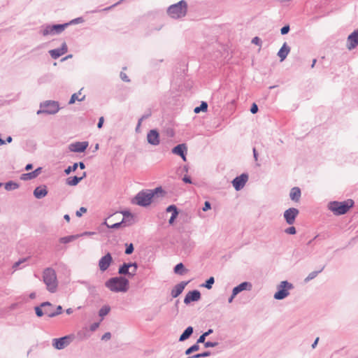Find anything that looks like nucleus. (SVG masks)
<instances>
[{
	"instance_id": "34",
	"label": "nucleus",
	"mask_w": 358,
	"mask_h": 358,
	"mask_svg": "<svg viewBox=\"0 0 358 358\" xmlns=\"http://www.w3.org/2000/svg\"><path fill=\"white\" fill-rule=\"evenodd\" d=\"M199 350V344H197L196 343L194 345H192V346H190L189 348H187L185 352V354L186 355H191L192 353H193L194 352H196V351H198Z\"/></svg>"
},
{
	"instance_id": "59",
	"label": "nucleus",
	"mask_w": 358,
	"mask_h": 358,
	"mask_svg": "<svg viewBox=\"0 0 358 358\" xmlns=\"http://www.w3.org/2000/svg\"><path fill=\"white\" fill-rule=\"evenodd\" d=\"M99 326V322H94L91 324L90 326V330L92 331H94Z\"/></svg>"
},
{
	"instance_id": "23",
	"label": "nucleus",
	"mask_w": 358,
	"mask_h": 358,
	"mask_svg": "<svg viewBox=\"0 0 358 358\" xmlns=\"http://www.w3.org/2000/svg\"><path fill=\"white\" fill-rule=\"evenodd\" d=\"M33 194L36 199H43L48 194L46 186L43 185L36 187L35 189L34 190Z\"/></svg>"
},
{
	"instance_id": "36",
	"label": "nucleus",
	"mask_w": 358,
	"mask_h": 358,
	"mask_svg": "<svg viewBox=\"0 0 358 358\" xmlns=\"http://www.w3.org/2000/svg\"><path fill=\"white\" fill-rule=\"evenodd\" d=\"M110 310V308L108 306H103L101 308V309L99 311V315L101 317H103L106 315L108 314V313Z\"/></svg>"
},
{
	"instance_id": "38",
	"label": "nucleus",
	"mask_w": 358,
	"mask_h": 358,
	"mask_svg": "<svg viewBox=\"0 0 358 358\" xmlns=\"http://www.w3.org/2000/svg\"><path fill=\"white\" fill-rule=\"evenodd\" d=\"M75 238H76L75 236H64V237H62L59 239V242L62 243L66 244V243H69L73 241V240H75Z\"/></svg>"
},
{
	"instance_id": "16",
	"label": "nucleus",
	"mask_w": 358,
	"mask_h": 358,
	"mask_svg": "<svg viewBox=\"0 0 358 358\" xmlns=\"http://www.w3.org/2000/svg\"><path fill=\"white\" fill-rule=\"evenodd\" d=\"M148 142L152 145H158L160 143L159 134L156 129L150 130L147 134Z\"/></svg>"
},
{
	"instance_id": "25",
	"label": "nucleus",
	"mask_w": 358,
	"mask_h": 358,
	"mask_svg": "<svg viewBox=\"0 0 358 358\" xmlns=\"http://www.w3.org/2000/svg\"><path fill=\"white\" fill-rule=\"evenodd\" d=\"M130 268H134L137 270L138 264L136 262H130V263H123L118 268V273H128V269Z\"/></svg>"
},
{
	"instance_id": "18",
	"label": "nucleus",
	"mask_w": 358,
	"mask_h": 358,
	"mask_svg": "<svg viewBox=\"0 0 358 358\" xmlns=\"http://www.w3.org/2000/svg\"><path fill=\"white\" fill-rule=\"evenodd\" d=\"M187 146L185 144H178L176 146H175L172 149V152L175 155H179L181 157L182 160L185 162L187 160L186 159V152H187Z\"/></svg>"
},
{
	"instance_id": "1",
	"label": "nucleus",
	"mask_w": 358,
	"mask_h": 358,
	"mask_svg": "<svg viewBox=\"0 0 358 358\" xmlns=\"http://www.w3.org/2000/svg\"><path fill=\"white\" fill-rule=\"evenodd\" d=\"M129 280L124 277H113L105 282V286L113 292H126L129 289Z\"/></svg>"
},
{
	"instance_id": "15",
	"label": "nucleus",
	"mask_w": 358,
	"mask_h": 358,
	"mask_svg": "<svg viewBox=\"0 0 358 358\" xmlns=\"http://www.w3.org/2000/svg\"><path fill=\"white\" fill-rule=\"evenodd\" d=\"M88 147V142H76L69 145V150L74 152H83Z\"/></svg>"
},
{
	"instance_id": "32",
	"label": "nucleus",
	"mask_w": 358,
	"mask_h": 358,
	"mask_svg": "<svg viewBox=\"0 0 358 358\" xmlns=\"http://www.w3.org/2000/svg\"><path fill=\"white\" fill-rule=\"evenodd\" d=\"M80 94H81L80 92H79L78 93H74L73 94H72V96L69 101V103L73 104L76 102V101H83L85 99V96L80 98L79 95H80Z\"/></svg>"
},
{
	"instance_id": "24",
	"label": "nucleus",
	"mask_w": 358,
	"mask_h": 358,
	"mask_svg": "<svg viewBox=\"0 0 358 358\" xmlns=\"http://www.w3.org/2000/svg\"><path fill=\"white\" fill-rule=\"evenodd\" d=\"M290 52V48L287 45V43H284L281 48L278 52V56L280 59V62L284 61L287 57L288 54Z\"/></svg>"
},
{
	"instance_id": "11",
	"label": "nucleus",
	"mask_w": 358,
	"mask_h": 358,
	"mask_svg": "<svg viewBox=\"0 0 358 358\" xmlns=\"http://www.w3.org/2000/svg\"><path fill=\"white\" fill-rule=\"evenodd\" d=\"M299 213V210L295 208H290L286 210L284 212V217L285 220H286V222L289 225L293 224Z\"/></svg>"
},
{
	"instance_id": "10",
	"label": "nucleus",
	"mask_w": 358,
	"mask_h": 358,
	"mask_svg": "<svg viewBox=\"0 0 358 358\" xmlns=\"http://www.w3.org/2000/svg\"><path fill=\"white\" fill-rule=\"evenodd\" d=\"M248 180L247 173H242L241 176L236 177L232 180V185L236 191L242 189Z\"/></svg>"
},
{
	"instance_id": "61",
	"label": "nucleus",
	"mask_w": 358,
	"mask_h": 358,
	"mask_svg": "<svg viewBox=\"0 0 358 358\" xmlns=\"http://www.w3.org/2000/svg\"><path fill=\"white\" fill-rule=\"evenodd\" d=\"M182 181L185 183H189V184H191L192 183V180H191V178L188 176H185L183 178H182Z\"/></svg>"
},
{
	"instance_id": "57",
	"label": "nucleus",
	"mask_w": 358,
	"mask_h": 358,
	"mask_svg": "<svg viewBox=\"0 0 358 358\" xmlns=\"http://www.w3.org/2000/svg\"><path fill=\"white\" fill-rule=\"evenodd\" d=\"M258 111V106L256 103H253L250 108V112L252 113V114H255L257 113Z\"/></svg>"
},
{
	"instance_id": "46",
	"label": "nucleus",
	"mask_w": 358,
	"mask_h": 358,
	"mask_svg": "<svg viewBox=\"0 0 358 358\" xmlns=\"http://www.w3.org/2000/svg\"><path fill=\"white\" fill-rule=\"evenodd\" d=\"M285 232L287 234L294 235L296 233V230L294 227H289L285 230Z\"/></svg>"
},
{
	"instance_id": "62",
	"label": "nucleus",
	"mask_w": 358,
	"mask_h": 358,
	"mask_svg": "<svg viewBox=\"0 0 358 358\" xmlns=\"http://www.w3.org/2000/svg\"><path fill=\"white\" fill-rule=\"evenodd\" d=\"M62 307L61 306H58L56 308V310L54 311V313L55 314V316L59 315L62 313Z\"/></svg>"
},
{
	"instance_id": "17",
	"label": "nucleus",
	"mask_w": 358,
	"mask_h": 358,
	"mask_svg": "<svg viewBox=\"0 0 358 358\" xmlns=\"http://www.w3.org/2000/svg\"><path fill=\"white\" fill-rule=\"evenodd\" d=\"M201 299V293L199 291L195 289L189 292L185 299H184V303L185 304H189L192 301H197Z\"/></svg>"
},
{
	"instance_id": "33",
	"label": "nucleus",
	"mask_w": 358,
	"mask_h": 358,
	"mask_svg": "<svg viewBox=\"0 0 358 358\" xmlns=\"http://www.w3.org/2000/svg\"><path fill=\"white\" fill-rule=\"evenodd\" d=\"M185 271L182 263H179L174 267V272L179 275H182Z\"/></svg>"
},
{
	"instance_id": "52",
	"label": "nucleus",
	"mask_w": 358,
	"mask_h": 358,
	"mask_svg": "<svg viewBox=\"0 0 358 358\" xmlns=\"http://www.w3.org/2000/svg\"><path fill=\"white\" fill-rule=\"evenodd\" d=\"M26 261V259H22L18 260L17 262H15L13 265V268L14 269H17L22 263H24Z\"/></svg>"
},
{
	"instance_id": "29",
	"label": "nucleus",
	"mask_w": 358,
	"mask_h": 358,
	"mask_svg": "<svg viewBox=\"0 0 358 358\" xmlns=\"http://www.w3.org/2000/svg\"><path fill=\"white\" fill-rule=\"evenodd\" d=\"M324 266H322V267L321 268V269H320V270H319V271H312V272H310V273L308 275V276L305 278L304 281H305L306 282H309L310 280H311L314 279L315 278H316V276H317L320 273H321V272L323 271V269H324Z\"/></svg>"
},
{
	"instance_id": "50",
	"label": "nucleus",
	"mask_w": 358,
	"mask_h": 358,
	"mask_svg": "<svg viewBox=\"0 0 358 358\" xmlns=\"http://www.w3.org/2000/svg\"><path fill=\"white\" fill-rule=\"evenodd\" d=\"M290 30V27L289 25H285L284 27H282L280 29V33L282 35H285L287 34H288V32Z\"/></svg>"
},
{
	"instance_id": "2",
	"label": "nucleus",
	"mask_w": 358,
	"mask_h": 358,
	"mask_svg": "<svg viewBox=\"0 0 358 358\" xmlns=\"http://www.w3.org/2000/svg\"><path fill=\"white\" fill-rule=\"evenodd\" d=\"M187 3L185 0L172 4L166 10L167 15L173 19L184 17L187 13Z\"/></svg>"
},
{
	"instance_id": "63",
	"label": "nucleus",
	"mask_w": 358,
	"mask_h": 358,
	"mask_svg": "<svg viewBox=\"0 0 358 358\" xmlns=\"http://www.w3.org/2000/svg\"><path fill=\"white\" fill-rule=\"evenodd\" d=\"M103 121H104V119L103 117H101L99 120V122H98V124H97V127L99 129H101L102 127H103Z\"/></svg>"
},
{
	"instance_id": "56",
	"label": "nucleus",
	"mask_w": 358,
	"mask_h": 358,
	"mask_svg": "<svg viewBox=\"0 0 358 358\" xmlns=\"http://www.w3.org/2000/svg\"><path fill=\"white\" fill-rule=\"evenodd\" d=\"M120 78L121 79L124 81V82H127V83H129L130 82V80L129 78H128V76H127V74L124 72H121L120 73Z\"/></svg>"
},
{
	"instance_id": "5",
	"label": "nucleus",
	"mask_w": 358,
	"mask_h": 358,
	"mask_svg": "<svg viewBox=\"0 0 358 358\" xmlns=\"http://www.w3.org/2000/svg\"><path fill=\"white\" fill-rule=\"evenodd\" d=\"M59 110V103L56 101L48 100L40 103V109L37 111V115L41 113L54 115Z\"/></svg>"
},
{
	"instance_id": "49",
	"label": "nucleus",
	"mask_w": 358,
	"mask_h": 358,
	"mask_svg": "<svg viewBox=\"0 0 358 358\" xmlns=\"http://www.w3.org/2000/svg\"><path fill=\"white\" fill-rule=\"evenodd\" d=\"M83 285H85V287L88 289V290L90 292H93L95 291L96 289V287L94 286V285H90L86 281H84L82 282Z\"/></svg>"
},
{
	"instance_id": "21",
	"label": "nucleus",
	"mask_w": 358,
	"mask_h": 358,
	"mask_svg": "<svg viewBox=\"0 0 358 358\" xmlns=\"http://www.w3.org/2000/svg\"><path fill=\"white\" fill-rule=\"evenodd\" d=\"M252 284L248 282H243L239 284L238 286L235 287L232 292H234V295H237L240 292L244 291V290H250L252 289Z\"/></svg>"
},
{
	"instance_id": "4",
	"label": "nucleus",
	"mask_w": 358,
	"mask_h": 358,
	"mask_svg": "<svg viewBox=\"0 0 358 358\" xmlns=\"http://www.w3.org/2000/svg\"><path fill=\"white\" fill-rule=\"evenodd\" d=\"M43 278L47 289L51 293L55 292L58 286L55 271L50 267L46 268L43 272Z\"/></svg>"
},
{
	"instance_id": "42",
	"label": "nucleus",
	"mask_w": 358,
	"mask_h": 358,
	"mask_svg": "<svg viewBox=\"0 0 358 358\" xmlns=\"http://www.w3.org/2000/svg\"><path fill=\"white\" fill-rule=\"evenodd\" d=\"M43 307H41V305L39 306H36L34 308L35 309V312H36V315L38 316V317H42L43 315H45L44 313V309L43 310L42 309Z\"/></svg>"
},
{
	"instance_id": "43",
	"label": "nucleus",
	"mask_w": 358,
	"mask_h": 358,
	"mask_svg": "<svg viewBox=\"0 0 358 358\" xmlns=\"http://www.w3.org/2000/svg\"><path fill=\"white\" fill-rule=\"evenodd\" d=\"M166 212H171L172 214H178V208L175 205H171L167 207Z\"/></svg>"
},
{
	"instance_id": "22",
	"label": "nucleus",
	"mask_w": 358,
	"mask_h": 358,
	"mask_svg": "<svg viewBox=\"0 0 358 358\" xmlns=\"http://www.w3.org/2000/svg\"><path fill=\"white\" fill-rule=\"evenodd\" d=\"M41 307H43L44 309L45 315H48L49 317H55V314L54 313L53 306L52 303L48 301L43 302L41 303Z\"/></svg>"
},
{
	"instance_id": "45",
	"label": "nucleus",
	"mask_w": 358,
	"mask_h": 358,
	"mask_svg": "<svg viewBox=\"0 0 358 358\" xmlns=\"http://www.w3.org/2000/svg\"><path fill=\"white\" fill-rule=\"evenodd\" d=\"M150 115H151V113L150 112H148V113L144 114L143 115H142V117L138 120L137 128H138L141 126V122H142L143 120L148 118Z\"/></svg>"
},
{
	"instance_id": "55",
	"label": "nucleus",
	"mask_w": 358,
	"mask_h": 358,
	"mask_svg": "<svg viewBox=\"0 0 358 358\" xmlns=\"http://www.w3.org/2000/svg\"><path fill=\"white\" fill-rule=\"evenodd\" d=\"M211 208V204L209 201H206L204 203V206L202 208L203 211H207Z\"/></svg>"
},
{
	"instance_id": "44",
	"label": "nucleus",
	"mask_w": 358,
	"mask_h": 358,
	"mask_svg": "<svg viewBox=\"0 0 358 358\" xmlns=\"http://www.w3.org/2000/svg\"><path fill=\"white\" fill-rule=\"evenodd\" d=\"M84 21L83 18L82 17L75 18L72 20H71L69 22H67L66 24H69V26L71 24H76L78 23H82Z\"/></svg>"
},
{
	"instance_id": "9",
	"label": "nucleus",
	"mask_w": 358,
	"mask_h": 358,
	"mask_svg": "<svg viewBox=\"0 0 358 358\" xmlns=\"http://www.w3.org/2000/svg\"><path fill=\"white\" fill-rule=\"evenodd\" d=\"M71 341V337L70 336L54 338L52 340V345L57 350H62L70 344Z\"/></svg>"
},
{
	"instance_id": "7",
	"label": "nucleus",
	"mask_w": 358,
	"mask_h": 358,
	"mask_svg": "<svg viewBox=\"0 0 358 358\" xmlns=\"http://www.w3.org/2000/svg\"><path fill=\"white\" fill-rule=\"evenodd\" d=\"M294 288V285L287 281H281L277 286V292L273 298L276 300H282L289 295V291Z\"/></svg>"
},
{
	"instance_id": "31",
	"label": "nucleus",
	"mask_w": 358,
	"mask_h": 358,
	"mask_svg": "<svg viewBox=\"0 0 358 358\" xmlns=\"http://www.w3.org/2000/svg\"><path fill=\"white\" fill-rule=\"evenodd\" d=\"M208 109V103L206 101H202L199 106L196 107L194 109L195 113H199L200 112H205Z\"/></svg>"
},
{
	"instance_id": "3",
	"label": "nucleus",
	"mask_w": 358,
	"mask_h": 358,
	"mask_svg": "<svg viewBox=\"0 0 358 358\" xmlns=\"http://www.w3.org/2000/svg\"><path fill=\"white\" fill-rule=\"evenodd\" d=\"M354 201L348 199L344 201H331L328 204V208L335 215H341L345 214L354 205Z\"/></svg>"
},
{
	"instance_id": "64",
	"label": "nucleus",
	"mask_w": 358,
	"mask_h": 358,
	"mask_svg": "<svg viewBox=\"0 0 358 358\" xmlns=\"http://www.w3.org/2000/svg\"><path fill=\"white\" fill-rule=\"evenodd\" d=\"M212 355L210 351H205L203 352H201L202 358L209 357Z\"/></svg>"
},
{
	"instance_id": "60",
	"label": "nucleus",
	"mask_w": 358,
	"mask_h": 358,
	"mask_svg": "<svg viewBox=\"0 0 358 358\" xmlns=\"http://www.w3.org/2000/svg\"><path fill=\"white\" fill-rule=\"evenodd\" d=\"M178 215V214H171V217H170V219L169 220V223L170 224H173V222H174V221H175V220H176V218L177 217Z\"/></svg>"
},
{
	"instance_id": "6",
	"label": "nucleus",
	"mask_w": 358,
	"mask_h": 358,
	"mask_svg": "<svg viewBox=\"0 0 358 358\" xmlns=\"http://www.w3.org/2000/svg\"><path fill=\"white\" fill-rule=\"evenodd\" d=\"M69 27V24H45L41 27L40 33L44 36L59 34Z\"/></svg>"
},
{
	"instance_id": "41",
	"label": "nucleus",
	"mask_w": 358,
	"mask_h": 358,
	"mask_svg": "<svg viewBox=\"0 0 358 358\" xmlns=\"http://www.w3.org/2000/svg\"><path fill=\"white\" fill-rule=\"evenodd\" d=\"M137 270L134 268H130L128 269V273H120V275H127L129 278H133L136 274Z\"/></svg>"
},
{
	"instance_id": "30",
	"label": "nucleus",
	"mask_w": 358,
	"mask_h": 358,
	"mask_svg": "<svg viewBox=\"0 0 358 358\" xmlns=\"http://www.w3.org/2000/svg\"><path fill=\"white\" fill-rule=\"evenodd\" d=\"M19 187V184L13 182V181H9L5 184V189L7 191H11L16 189Z\"/></svg>"
},
{
	"instance_id": "37",
	"label": "nucleus",
	"mask_w": 358,
	"mask_h": 358,
	"mask_svg": "<svg viewBox=\"0 0 358 358\" xmlns=\"http://www.w3.org/2000/svg\"><path fill=\"white\" fill-rule=\"evenodd\" d=\"M214 282L215 278L213 277H210L201 286L207 288L208 289H210Z\"/></svg>"
},
{
	"instance_id": "8",
	"label": "nucleus",
	"mask_w": 358,
	"mask_h": 358,
	"mask_svg": "<svg viewBox=\"0 0 358 358\" xmlns=\"http://www.w3.org/2000/svg\"><path fill=\"white\" fill-rule=\"evenodd\" d=\"M153 198V193H150L148 189L139 192L133 200V203L140 206H148L150 204Z\"/></svg>"
},
{
	"instance_id": "26",
	"label": "nucleus",
	"mask_w": 358,
	"mask_h": 358,
	"mask_svg": "<svg viewBox=\"0 0 358 358\" xmlns=\"http://www.w3.org/2000/svg\"><path fill=\"white\" fill-rule=\"evenodd\" d=\"M301 194V192L300 188L297 187H294L292 188L290 193H289V196L292 201L297 202L300 199Z\"/></svg>"
},
{
	"instance_id": "40",
	"label": "nucleus",
	"mask_w": 358,
	"mask_h": 358,
	"mask_svg": "<svg viewBox=\"0 0 358 358\" xmlns=\"http://www.w3.org/2000/svg\"><path fill=\"white\" fill-rule=\"evenodd\" d=\"M78 166V163H74L73 166H69L67 169H65L64 172L66 174L69 175L71 171H75Z\"/></svg>"
},
{
	"instance_id": "14",
	"label": "nucleus",
	"mask_w": 358,
	"mask_h": 358,
	"mask_svg": "<svg viewBox=\"0 0 358 358\" xmlns=\"http://www.w3.org/2000/svg\"><path fill=\"white\" fill-rule=\"evenodd\" d=\"M67 51H68L67 45L65 42H64L62 44L61 48L50 50L49 51V54L50 55L52 58L56 59L59 58L60 56L64 55L66 52H67Z\"/></svg>"
},
{
	"instance_id": "47",
	"label": "nucleus",
	"mask_w": 358,
	"mask_h": 358,
	"mask_svg": "<svg viewBox=\"0 0 358 358\" xmlns=\"http://www.w3.org/2000/svg\"><path fill=\"white\" fill-rule=\"evenodd\" d=\"M134 245L132 243H130L129 245H127V248L125 250V254L126 255H131L134 252Z\"/></svg>"
},
{
	"instance_id": "19",
	"label": "nucleus",
	"mask_w": 358,
	"mask_h": 358,
	"mask_svg": "<svg viewBox=\"0 0 358 358\" xmlns=\"http://www.w3.org/2000/svg\"><path fill=\"white\" fill-rule=\"evenodd\" d=\"M188 282L182 281L180 283L177 284L171 290V296L173 298H176L184 290L185 286L188 284Z\"/></svg>"
},
{
	"instance_id": "20",
	"label": "nucleus",
	"mask_w": 358,
	"mask_h": 358,
	"mask_svg": "<svg viewBox=\"0 0 358 358\" xmlns=\"http://www.w3.org/2000/svg\"><path fill=\"white\" fill-rule=\"evenodd\" d=\"M41 170L42 168L38 167L31 172L22 173L20 176V179L22 180H29L36 178L41 173Z\"/></svg>"
},
{
	"instance_id": "12",
	"label": "nucleus",
	"mask_w": 358,
	"mask_h": 358,
	"mask_svg": "<svg viewBox=\"0 0 358 358\" xmlns=\"http://www.w3.org/2000/svg\"><path fill=\"white\" fill-rule=\"evenodd\" d=\"M113 262V258L110 253L108 252L103 256L99 261V267L101 271H106Z\"/></svg>"
},
{
	"instance_id": "39",
	"label": "nucleus",
	"mask_w": 358,
	"mask_h": 358,
	"mask_svg": "<svg viewBox=\"0 0 358 358\" xmlns=\"http://www.w3.org/2000/svg\"><path fill=\"white\" fill-rule=\"evenodd\" d=\"M124 222V219L120 222H117V223H115L113 224H111V225H109L106 221H105L103 222V224H105L108 228H110V229H118L121 227L122 224Z\"/></svg>"
},
{
	"instance_id": "35",
	"label": "nucleus",
	"mask_w": 358,
	"mask_h": 358,
	"mask_svg": "<svg viewBox=\"0 0 358 358\" xmlns=\"http://www.w3.org/2000/svg\"><path fill=\"white\" fill-rule=\"evenodd\" d=\"M150 193H153V197L155 195L160 194L161 196H163L165 194L164 190L162 189V187H158L154 189H148Z\"/></svg>"
},
{
	"instance_id": "27",
	"label": "nucleus",
	"mask_w": 358,
	"mask_h": 358,
	"mask_svg": "<svg viewBox=\"0 0 358 358\" xmlns=\"http://www.w3.org/2000/svg\"><path fill=\"white\" fill-rule=\"evenodd\" d=\"M193 332H194L193 327H190V326L188 327L187 328H186V329L182 332V334L179 337V341L182 342V341H185V340L188 339L192 336Z\"/></svg>"
},
{
	"instance_id": "28",
	"label": "nucleus",
	"mask_w": 358,
	"mask_h": 358,
	"mask_svg": "<svg viewBox=\"0 0 358 358\" xmlns=\"http://www.w3.org/2000/svg\"><path fill=\"white\" fill-rule=\"evenodd\" d=\"M83 180V177L73 176L69 177L66 179V183L70 186H76L77 185L81 180Z\"/></svg>"
},
{
	"instance_id": "58",
	"label": "nucleus",
	"mask_w": 358,
	"mask_h": 358,
	"mask_svg": "<svg viewBox=\"0 0 358 358\" xmlns=\"http://www.w3.org/2000/svg\"><path fill=\"white\" fill-rule=\"evenodd\" d=\"M110 338H111V334L110 332H106L102 336L101 340L108 341V340L110 339Z\"/></svg>"
},
{
	"instance_id": "48",
	"label": "nucleus",
	"mask_w": 358,
	"mask_h": 358,
	"mask_svg": "<svg viewBox=\"0 0 358 358\" xmlns=\"http://www.w3.org/2000/svg\"><path fill=\"white\" fill-rule=\"evenodd\" d=\"M217 345H218L217 342L206 341V343H204V347L206 348H213V347L217 346Z\"/></svg>"
},
{
	"instance_id": "13",
	"label": "nucleus",
	"mask_w": 358,
	"mask_h": 358,
	"mask_svg": "<svg viewBox=\"0 0 358 358\" xmlns=\"http://www.w3.org/2000/svg\"><path fill=\"white\" fill-rule=\"evenodd\" d=\"M358 45V29L350 34L347 39V48L351 50Z\"/></svg>"
},
{
	"instance_id": "53",
	"label": "nucleus",
	"mask_w": 358,
	"mask_h": 358,
	"mask_svg": "<svg viewBox=\"0 0 358 358\" xmlns=\"http://www.w3.org/2000/svg\"><path fill=\"white\" fill-rule=\"evenodd\" d=\"M86 212H87V208L85 207H81V208H80V209L76 211V215L78 217H81L83 213H86Z\"/></svg>"
},
{
	"instance_id": "51",
	"label": "nucleus",
	"mask_w": 358,
	"mask_h": 358,
	"mask_svg": "<svg viewBox=\"0 0 358 358\" xmlns=\"http://www.w3.org/2000/svg\"><path fill=\"white\" fill-rule=\"evenodd\" d=\"M206 337H207V336H206V334H204V333H203V334H202L199 336V338L197 339V341H196V343H197V344H199V343H206L205 340H206Z\"/></svg>"
},
{
	"instance_id": "54",
	"label": "nucleus",
	"mask_w": 358,
	"mask_h": 358,
	"mask_svg": "<svg viewBox=\"0 0 358 358\" xmlns=\"http://www.w3.org/2000/svg\"><path fill=\"white\" fill-rule=\"evenodd\" d=\"M252 43L257 45H262V41L257 36H255L252 39Z\"/></svg>"
}]
</instances>
